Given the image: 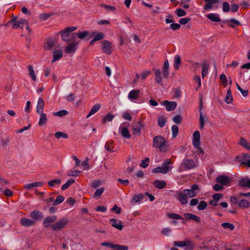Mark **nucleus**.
Here are the masks:
<instances>
[{
    "mask_svg": "<svg viewBox=\"0 0 250 250\" xmlns=\"http://www.w3.org/2000/svg\"><path fill=\"white\" fill-rule=\"evenodd\" d=\"M176 14L178 17H180L185 16L187 14L186 12L182 9L178 8L176 10Z\"/></svg>",
    "mask_w": 250,
    "mask_h": 250,
    "instance_id": "60",
    "label": "nucleus"
},
{
    "mask_svg": "<svg viewBox=\"0 0 250 250\" xmlns=\"http://www.w3.org/2000/svg\"><path fill=\"white\" fill-rule=\"evenodd\" d=\"M121 133L125 138L129 139L131 137L129 131L126 127H123L121 130Z\"/></svg>",
    "mask_w": 250,
    "mask_h": 250,
    "instance_id": "40",
    "label": "nucleus"
},
{
    "mask_svg": "<svg viewBox=\"0 0 250 250\" xmlns=\"http://www.w3.org/2000/svg\"><path fill=\"white\" fill-rule=\"evenodd\" d=\"M55 136L57 139H59L62 137L65 139H67L68 137V135L67 134L64 133L60 131L57 132L56 133H55Z\"/></svg>",
    "mask_w": 250,
    "mask_h": 250,
    "instance_id": "56",
    "label": "nucleus"
},
{
    "mask_svg": "<svg viewBox=\"0 0 250 250\" xmlns=\"http://www.w3.org/2000/svg\"><path fill=\"white\" fill-rule=\"evenodd\" d=\"M162 166L164 169L167 171V173H168L173 168L172 163L170 159H166L162 163Z\"/></svg>",
    "mask_w": 250,
    "mask_h": 250,
    "instance_id": "24",
    "label": "nucleus"
},
{
    "mask_svg": "<svg viewBox=\"0 0 250 250\" xmlns=\"http://www.w3.org/2000/svg\"><path fill=\"white\" fill-rule=\"evenodd\" d=\"M186 250H192L194 248V245L189 240H186V244L185 245Z\"/></svg>",
    "mask_w": 250,
    "mask_h": 250,
    "instance_id": "42",
    "label": "nucleus"
},
{
    "mask_svg": "<svg viewBox=\"0 0 250 250\" xmlns=\"http://www.w3.org/2000/svg\"><path fill=\"white\" fill-rule=\"evenodd\" d=\"M63 56V53L61 50H55L53 52V60L52 62L53 63L61 59Z\"/></svg>",
    "mask_w": 250,
    "mask_h": 250,
    "instance_id": "26",
    "label": "nucleus"
},
{
    "mask_svg": "<svg viewBox=\"0 0 250 250\" xmlns=\"http://www.w3.org/2000/svg\"><path fill=\"white\" fill-rule=\"evenodd\" d=\"M30 216L33 218L34 221H40L41 220L43 217V213L38 210H35L32 211L30 214Z\"/></svg>",
    "mask_w": 250,
    "mask_h": 250,
    "instance_id": "16",
    "label": "nucleus"
},
{
    "mask_svg": "<svg viewBox=\"0 0 250 250\" xmlns=\"http://www.w3.org/2000/svg\"><path fill=\"white\" fill-rule=\"evenodd\" d=\"M128 248L127 246L114 244L112 250H128Z\"/></svg>",
    "mask_w": 250,
    "mask_h": 250,
    "instance_id": "51",
    "label": "nucleus"
},
{
    "mask_svg": "<svg viewBox=\"0 0 250 250\" xmlns=\"http://www.w3.org/2000/svg\"><path fill=\"white\" fill-rule=\"evenodd\" d=\"M198 186L196 184H194L191 187V189H186L183 191L186 193L188 198H192L196 195V191L198 190Z\"/></svg>",
    "mask_w": 250,
    "mask_h": 250,
    "instance_id": "8",
    "label": "nucleus"
},
{
    "mask_svg": "<svg viewBox=\"0 0 250 250\" xmlns=\"http://www.w3.org/2000/svg\"><path fill=\"white\" fill-rule=\"evenodd\" d=\"M94 36V41H99L104 38V34L102 32L97 33L96 32H92L90 34V38Z\"/></svg>",
    "mask_w": 250,
    "mask_h": 250,
    "instance_id": "35",
    "label": "nucleus"
},
{
    "mask_svg": "<svg viewBox=\"0 0 250 250\" xmlns=\"http://www.w3.org/2000/svg\"><path fill=\"white\" fill-rule=\"evenodd\" d=\"M196 167V163L191 159L185 158L183 160L180 166L178 168L179 172L188 170Z\"/></svg>",
    "mask_w": 250,
    "mask_h": 250,
    "instance_id": "2",
    "label": "nucleus"
},
{
    "mask_svg": "<svg viewBox=\"0 0 250 250\" xmlns=\"http://www.w3.org/2000/svg\"><path fill=\"white\" fill-rule=\"evenodd\" d=\"M112 43L107 40H104L102 42V49L104 53L110 55L112 52Z\"/></svg>",
    "mask_w": 250,
    "mask_h": 250,
    "instance_id": "7",
    "label": "nucleus"
},
{
    "mask_svg": "<svg viewBox=\"0 0 250 250\" xmlns=\"http://www.w3.org/2000/svg\"><path fill=\"white\" fill-rule=\"evenodd\" d=\"M140 90L133 89L131 90L128 95V99L131 102H135L139 98Z\"/></svg>",
    "mask_w": 250,
    "mask_h": 250,
    "instance_id": "13",
    "label": "nucleus"
},
{
    "mask_svg": "<svg viewBox=\"0 0 250 250\" xmlns=\"http://www.w3.org/2000/svg\"><path fill=\"white\" fill-rule=\"evenodd\" d=\"M182 120V116L179 114L176 115L173 118V121L174 123L179 124L181 123Z\"/></svg>",
    "mask_w": 250,
    "mask_h": 250,
    "instance_id": "64",
    "label": "nucleus"
},
{
    "mask_svg": "<svg viewBox=\"0 0 250 250\" xmlns=\"http://www.w3.org/2000/svg\"><path fill=\"white\" fill-rule=\"evenodd\" d=\"M162 75L164 78H167L169 75V62L167 60H166L162 68Z\"/></svg>",
    "mask_w": 250,
    "mask_h": 250,
    "instance_id": "23",
    "label": "nucleus"
},
{
    "mask_svg": "<svg viewBox=\"0 0 250 250\" xmlns=\"http://www.w3.org/2000/svg\"><path fill=\"white\" fill-rule=\"evenodd\" d=\"M184 216L185 218H186L188 219L193 220L197 222H199L201 220V219L199 216H198L196 215H194L192 213H185L184 214Z\"/></svg>",
    "mask_w": 250,
    "mask_h": 250,
    "instance_id": "30",
    "label": "nucleus"
},
{
    "mask_svg": "<svg viewBox=\"0 0 250 250\" xmlns=\"http://www.w3.org/2000/svg\"><path fill=\"white\" fill-rule=\"evenodd\" d=\"M166 122V118L164 116H161L158 119V124L160 127H164Z\"/></svg>",
    "mask_w": 250,
    "mask_h": 250,
    "instance_id": "49",
    "label": "nucleus"
},
{
    "mask_svg": "<svg viewBox=\"0 0 250 250\" xmlns=\"http://www.w3.org/2000/svg\"><path fill=\"white\" fill-rule=\"evenodd\" d=\"M154 72L155 79L157 83L162 85V73L160 69L154 68L153 69Z\"/></svg>",
    "mask_w": 250,
    "mask_h": 250,
    "instance_id": "25",
    "label": "nucleus"
},
{
    "mask_svg": "<svg viewBox=\"0 0 250 250\" xmlns=\"http://www.w3.org/2000/svg\"><path fill=\"white\" fill-rule=\"evenodd\" d=\"M10 22H12L13 29L22 28L25 25H27L28 21L25 19H21L17 21L16 19L11 20Z\"/></svg>",
    "mask_w": 250,
    "mask_h": 250,
    "instance_id": "5",
    "label": "nucleus"
},
{
    "mask_svg": "<svg viewBox=\"0 0 250 250\" xmlns=\"http://www.w3.org/2000/svg\"><path fill=\"white\" fill-rule=\"evenodd\" d=\"M105 149L109 152H114V141L112 140H110L106 142L104 146Z\"/></svg>",
    "mask_w": 250,
    "mask_h": 250,
    "instance_id": "32",
    "label": "nucleus"
},
{
    "mask_svg": "<svg viewBox=\"0 0 250 250\" xmlns=\"http://www.w3.org/2000/svg\"><path fill=\"white\" fill-rule=\"evenodd\" d=\"M250 155L249 154H244L242 156H237L236 157V161L240 162L242 164H246L249 167H250V160H248L247 162L244 161V160L249 159Z\"/></svg>",
    "mask_w": 250,
    "mask_h": 250,
    "instance_id": "19",
    "label": "nucleus"
},
{
    "mask_svg": "<svg viewBox=\"0 0 250 250\" xmlns=\"http://www.w3.org/2000/svg\"><path fill=\"white\" fill-rule=\"evenodd\" d=\"M236 85L237 89L241 93L242 95L244 97H247L248 95V91L243 90L238 83H236Z\"/></svg>",
    "mask_w": 250,
    "mask_h": 250,
    "instance_id": "62",
    "label": "nucleus"
},
{
    "mask_svg": "<svg viewBox=\"0 0 250 250\" xmlns=\"http://www.w3.org/2000/svg\"><path fill=\"white\" fill-rule=\"evenodd\" d=\"M238 186L240 187L250 188V179L246 177L240 179L238 181Z\"/></svg>",
    "mask_w": 250,
    "mask_h": 250,
    "instance_id": "18",
    "label": "nucleus"
},
{
    "mask_svg": "<svg viewBox=\"0 0 250 250\" xmlns=\"http://www.w3.org/2000/svg\"><path fill=\"white\" fill-rule=\"evenodd\" d=\"M44 185L42 181L36 182L32 183L27 184L24 185V188L26 190H31L34 188L42 187Z\"/></svg>",
    "mask_w": 250,
    "mask_h": 250,
    "instance_id": "20",
    "label": "nucleus"
},
{
    "mask_svg": "<svg viewBox=\"0 0 250 250\" xmlns=\"http://www.w3.org/2000/svg\"><path fill=\"white\" fill-rule=\"evenodd\" d=\"M206 4L204 6V12L210 10L212 8V4L216 3H219L222 0H204Z\"/></svg>",
    "mask_w": 250,
    "mask_h": 250,
    "instance_id": "17",
    "label": "nucleus"
},
{
    "mask_svg": "<svg viewBox=\"0 0 250 250\" xmlns=\"http://www.w3.org/2000/svg\"><path fill=\"white\" fill-rule=\"evenodd\" d=\"M153 146L158 148L161 151L165 152L167 151V144L165 139L161 136H157L153 138Z\"/></svg>",
    "mask_w": 250,
    "mask_h": 250,
    "instance_id": "1",
    "label": "nucleus"
},
{
    "mask_svg": "<svg viewBox=\"0 0 250 250\" xmlns=\"http://www.w3.org/2000/svg\"><path fill=\"white\" fill-rule=\"evenodd\" d=\"M61 183V180L60 179H53L48 182V185L50 187H55L58 186Z\"/></svg>",
    "mask_w": 250,
    "mask_h": 250,
    "instance_id": "41",
    "label": "nucleus"
},
{
    "mask_svg": "<svg viewBox=\"0 0 250 250\" xmlns=\"http://www.w3.org/2000/svg\"><path fill=\"white\" fill-rule=\"evenodd\" d=\"M112 227L121 230L123 229V225L121 220L116 219H111L109 220Z\"/></svg>",
    "mask_w": 250,
    "mask_h": 250,
    "instance_id": "22",
    "label": "nucleus"
},
{
    "mask_svg": "<svg viewBox=\"0 0 250 250\" xmlns=\"http://www.w3.org/2000/svg\"><path fill=\"white\" fill-rule=\"evenodd\" d=\"M172 135L173 138L176 137L178 133L179 129L178 127L176 125H174L171 127Z\"/></svg>",
    "mask_w": 250,
    "mask_h": 250,
    "instance_id": "53",
    "label": "nucleus"
},
{
    "mask_svg": "<svg viewBox=\"0 0 250 250\" xmlns=\"http://www.w3.org/2000/svg\"><path fill=\"white\" fill-rule=\"evenodd\" d=\"M207 203L204 201H201L198 205L197 208L199 210H201L205 209L207 207Z\"/></svg>",
    "mask_w": 250,
    "mask_h": 250,
    "instance_id": "59",
    "label": "nucleus"
},
{
    "mask_svg": "<svg viewBox=\"0 0 250 250\" xmlns=\"http://www.w3.org/2000/svg\"><path fill=\"white\" fill-rule=\"evenodd\" d=\"M28 71V75L33 81H36L37 77L35 74V71L34 70L33 67L32 65H29L27 67Z\"/></svg>",
    "mask_w": 250,
    "mask_h": 250,
    "instance_id": "34",
    "label": "nucleus"
},
{
    "mask_svg": "<svg viewBox=\"0 0 250 250\" xmlns=\"http://www.w3.org/2000/svg\"><path fill=\"white\" fill-rule=\"evenodd\" d=\"M68 223V220L66 217H63L59 219L57 222L51 225V229L53 231H58L64 228Z\"/></svg>",
    "mask_w": 250,
    "mask_h": 250,
    "instance_id": "4",
    "label": "nucleus"
},
{
    "mask_svg": "<svg viewBox=\"0 0 250 250\" xmlns=\"http://www.w3.org/2000/svg\"><path fill=\"white\" fill-rule=\"evenodd\" d=\"M181 63V57L179 55H176L174 57V67L175 70H177L179 69V66Z\"/></svg>",
    "mask_w": 250,
    "mask_h": 250,
    "instance_id": "39",
    "label": "nucleus"
},
{
    "mask_svg": "<svg viewBox=\"0 0 250 250\" xmlns=\"http://www.w3.org/2000/svg\"><path fill=\"white\" fill-rule=\"evenodd\" d=\"M231 181L230 177L224 175H220L216 179V182L222 186H229Z\"/></svg>",
    "mask_w": 250,
    "mask_h": 250,
    "instance_id": "6",
    "label": "nucleus"
},
{
    "mask_svg": "<svg viewBox=\"0 0 250 250\" xmlns=\"http://www.w3.org/2000/svg\"><path fill=\"white\" fill-rule=\"evenodd\" d=\"M76 29V27H69L61 31V33L62 40L66 42L73 41L76 38L75 34H72L71 35L70 33L75 31Z\"/></svg>",
    "mask_w": 250,
    "mask_h": 250,
    "instance_id": "3",
    "label": "nucleus"
},
{
    "mask_svg": "<svg viewBox=\"0 0 250 250\" xmlns=\"http://www.w3.org/2000/svg\"><path fill=\"white\" fill-rule=\"evenodd\" d=\"M101 105L100 104H96L94 105L91 110H90L89 112L87 114L86 118H88L89 117H90L91 115H93L95 113H96L100 108Z\"/></svg>",
    "mask_w": 250,
    "mask_h": 250,
    "instance_id": "38",
    "label": "nucleus"
},
{
    "mask_svg": "<svg viewBox=\"0 0 250 250\" xmlns=\"http://www.w3.org/2000/svg\"><path fill=\"white\" fill-rule=\"evenodd\" d=\"M155 187L158 189H162L166 187V182L164 180H156L154 181Z\"/></svg>",
    "mask_w": 250,
    "mask_h": 250,
    "instance_id": "31",
    "label": "nucleus"
},
{
    "mask_svg": "<svg viewBox=\"0 0 250 250\" xmlns=\"http://www.w3.org/2000/svg\"><path fill=\"white\" fill-rule=\"evenodd\" d=\"M44 103L42 98H39L36 106V112L37 113L43 112Z\"/></svg>",
    "mask_w": 250,
    "mask_h": 250,
    "instance_id": "27",
    "label": "nucleus"
},
{
    "mask_svg": "<svg viewBox=\"0 0 250 250\" xmlns=\"http://www.w3.org/2000/svg\"><path fill=\"white\" fill-rule=\"evenodd\" d=\"M207 17L210 21L214 22H219L221 21V19L219 18L217 14L210 13L207 15Z\"/></svg>",
    "mask_w": 250,
    "mask_h": 250,
    "instance_id": "36",
    "label": "nucleus"
},
{
    "mask_svg": "<svg viewBox=\"0 0 250 250\" xmlns=\"http://www.w3.org/2000/svg\"><path fill=\"white\" fill-rule=\"evenodd\" d=\"M55 45V42L53 40L48 41L46 43L45 48L46 50H50Z\"/></svg>",
    "mask_w": 250,
    "mask_h": 250,
    "instance_id": "54",
    "label": "nucleus"
},
{
    "mask_svg": "<svg viewBox=\"0 0 250 250\" xmlns=\"http://www.w3.org/2000/svg\"><path fill=\"white\" fill-rule=\"evenodd\" d=\"M90 33H89V32L86 31H83V32H78L76 33L75 34V35H76L78 37V38H79V39H83L86 36H87L88 35L90 36Z\"/></svg>",
    "mask_w": 250,
    "mask_h": 250,
    "instance_id": "47",
    "label": "nucleus"
},
{
    "mask_svg": "<svg viewBox=\"0 0 250 250\" xmlns=\"http://www.w3.org/2000/svg\"><path fill=\"white\" fill-rule=\"evenodd\" d=\"M237 206L241 208L246 209L248 208L250 206V203L246 199L240 200L237 202Z\"/></svg>",
    "mask_w": 250,
    "mask_h": 250,
    "instance_id": "29",
    "label": "nucleus"
},
{
    "mask_svg": "<svg viewBox=\"0 0 250 250\" xmlns=\"http://www.w3.org/2000/svg\"><path fill=\"white\" fill-rule=\"evenodd\" d=\"M57 216L53 215L49 216L44 218L42 222V225L45 228L50 227L51 228V224L55 222L57 220Z\"/></svg>",
    "mask_w": 250,
    "mask_h": 250,
    "instance_id": "9",
    "label": "nucleus"
},
{
    "mask_svg": "<svg viewBox=\"0 0 250 250\" xmlns=\"http://www.w3.org/2000/svg\"><path fill=\"white\" fill-rule=\"evenodd\" d=\"M144 198V195L143 194H139L134 196L132 198V202L135 203L140 202Z\"/></svg>",
    "mask_w": 250,
    "mask_h": 250,
    "instance_id": "44",
    "label": "nucleus"
},
{
    "mask_svg": "<svg viewBox=\"0 0 250 250\" xmlns=\"http://www.w3.org/2000/svg\"><path fill=\"white\" fill-rule=\"evenodd\" d=\"M68 111L66 110H62L58 112H54L53 115L54 116L62 117L68 114Z\"/></svg>",
    "mask_w": 250,
    "mask_h": 250,
    "instance_id": "45",
    "label": "nucleus"
},
{
    "mask_svg": "<svg viewBox=\"0 0 250 250\" xmlns=\"http://www.w3.org/2000/svg\"><path fill=\"white\" fill-rule=\"evenodd\" d=\"M144 127V125L141 121H136L132 123V131L134 134L139 135L141 133V129Z\"/></svg>",
    "mask_w": 250,
    "mask_h": 250,
    "instance_id": "10",
    "label": "nucleus"
},
{
    "mask_svg": "<svg viewBox=\"0 0 250 250\" xmlns=\"http://www.w3.org/2000/svg\"><path fill=\"white\" fill-rule=\"evenodd\" d=\"M223 22L224 23H226L230 27L234 28V26L233 24L235 25H240V22L234 19H230V20H225L223 21Z\"/></svg>",
    "mask_w": 250,
    "mask_h": 250,
    "instance_id": "28",
    "label": "nucleus"
},
{
    "mask_svg": "<svg viewBox=\"0 0 250 250\" xmlns=\"http://www.w3.org/2000/svg\"><path fill=\"white\" fill-rule=\"evenodd\" d=\"M40 115V120L39 122V125L40 126H42L44 125H45L47 120V115L46 114L44 113L43 112L42 113H38Z\"/></svg>",
    "mask_w": 250,
    "mask_h": 250,
    "instance_id": "33",
    "label": "nucleus"
},
{
    "mask_svg": "<svg viewBox=\"0 0 250 250\" xmlns=\"http://www.w3.org/2000/svg\"><path fill=\"white\" fill-rule=\"evenodd\" d=\"M162 104L166 106V109L168 111L173 110L177 106V104L175 102H169L167 100L164 101Z\"/></svg>",
    "mask_w": 250,
    "mask_h": 250,
    "instance_id": "15",
    "label": "nucleus"
},
{
    "mask_svg": "<svg viewBox=\"0 0 250 250\" xmlns=\"http://www.w3.org/2000/svg\"><path fill=\"white\" fill-rule=\"evenodd\" d=\"M175 197L182 205H186L188 202V197L184 191L183 192L177 191Z\"/></svg>",
    "mask_w": 250,
    "mask_h": 250,
    "instance_id": "11",
    "label": "nucleus"
},
{
    "mask_svg": "<svg viewBox=\"0 0 250 250\" xmlns=\"http://www.w3.org/2000/svg\"><path fill=\"white\" fill-rule=\"evenodd\" d=\"M21 224L25 227H29L35 225L36 222L26 218H22L20 220Z\"/></svg>",
    "mask_w": 250,
    "mask_h": 250,
    "instance_id": "14",
    "label": "nucleus"
},
{
    "mask_svg": "<svg viewBox=\"0 0 250 250\" xmlns=\"http://www.w3.org/2000/svg\"><path fill=\"white\" fill-rule=\"evenodd\" d=\"M64 200V198L62 196H58L56 199L54 201L53 205L56 206L62 203Z\"/></svg>",
    "mask_w": 250,
    "mask_h": 250,
    "instance_id": "57",
    "label": "nucleus"
},
{
    "mask_svg": "<svg viewBox=\"0 0 250 250\" xmlns=\"http://www.w3.org/2000/svg\"><path fill=\"white\" fill-rule=\"evenodd\" d=\"M77 43H76V42L69 43L66 47L65 52V53H68V54H70V53L74 54L77 49Z\"/></svg>",
    "mask_w": 250,
    "mask_h": 250,
    "instance_id": "21",
    "label": "nucleus"
},
{
    "mask_svg": "<svg viewBox=\"0 0 250 250\" xmlns=\"http://www.w3.org/2000/svg\"><path fill=\"white\" fill-rule=\"evenodd\" d=\"M114 116L110 113L107 114L103 119V122L105 123L106 121L110 122L114 119Z\"/></svg>",
    "mask_w": 250,
    "mask_h": 250,
    "instance_id": "55",
    "label": "nucleus"
},
{
    "mask_svg": "<svg viewBox=\"0 0 250 250\" xmlns=\"http://www.w3.org/2000/svg\"><path fill=\"white\" fill-rule=\"evenodd\" d=\"M239 144L247 149L250 150V143H248L247 140L243 138L240 139Z\"/></svg>",
    "mask_w": 250,
    "mask_h": 250,
    "instance_id": "43",
    "label": "nucleus"
},
{
    "mask_svg": "<svg viewBox=\"0 0 250 250\" xmlns=\"http://www.w3.org/2000/svg\"><path fill=\"white\" fill-rule=\"evenodd\" d=\"M152 171H153V172H154V173H161L162 174L167 173V171L164 169V168L162 166L160 167H158L154 168L152 170Z\"/></svg>",
    "mask_w": 250,
    "mask_h": 250,
    "instance_id": "50",
    "label": "nucleus"
},
{
    "mask_svg": "<svg viewBox=\"0 0 250 250\" xmlns=\"http://www.w3.org/2000/svg\"><path fill=\"white\" fill-rule=\"evenodd\" d=\"M149 159L148 158H146L144 160H143L140 164V167L146 168L148 165Z\"/></svg>",
    "mask_w": 250,
    "mask_h": 250,
    "instance_id": "61",
    "label": "nucleus"
},
{
    "mask_svg": "<svg viewBox=\"0 0 250 250\" xmlns=\"http://www.w3.org/2000/svg\"><path fill=\"white\" fill-rule=\"evenodd\" d=\"M222 226L225 229H229L231 230L234 229V226L232 224L229 223H223L222 224Z\"/></svg>",
    "mask_w": 250,
    "mask_h": 250,
    "instance_id": "58",
    "label": "nucleus"
},
{
    "mask_svg": "<svg viewBox=\"0 0 250 250\" xmlns=\"http://www.w3.org/2000/svg\"><path fill=\"white\" fill-rule=\"evenodd\" d=\"M202 106H203L202 104L201 103L200 105V111L202 110ZM199 124H200V129H203L204 128V125H205V118H204V116L203 115V113H202V111L200 112V114Z\"/></svg>",
    "mask_w": 250,
    "mask_h": 250,
    "instance_id": "37",
    "label": "nucleus"
},
{
    "mask_svg": "<svg viewBox=\"0 0 250 250\" xmlns=\"http://www.w3.org/2000/svg\"><path fill=\"white\" fill-rule=\"evenodd\" d=\"M75 182V180L73 179H69L65 184H64L61 188L62 190H65L71 184Z\"/></svg>",
    "mask_w": 250,
    "mask_h": 250,
    "instance_id": "52",
    "label": "nucleus"
},
{
    "mask_svg": "<svg viewBox=\"0 0 250 250\" xmlns=\"http://www.w3.org/2000/svg\"><path fill=\"white\" fill-rule=\"evenodd\" d=\"M167 216L168 218L172 219H178L181 220L183 219V218L178 214L175 213H169L167 214Z\"/></svg>",
    "mask_w": 250,
    "mask_h": 250,
    "instance_id": "48",
    "label": "nucleus"
},
{
    "mask_svg": "<svg viewBox=\"0 0 250 250\" xmlns=\"http://www.w3.org/2000/svg\"><path fill=\"white\" fill-rule=\"evenodd\" d=\"M200 134L199 131H195L193 134L192 144L195 148H198L200 145Z\"/></svg>",
    "mask_w": 250,
    "mask_h": 250,
    "instance_id": "12",
    "label": "nucleus"
},
{
    "mask_svg": "<svg viewBox=\"0 0 250 250\" xmlns=\"http://www.w3.org/2000/svg\"><path fill=\"white\" fill-rule=\"evenodd\" d=\"M80 173V171L77 170H73L71 169L68 171V175L70 176H77Z\"/></svg>",
    "mask_w": 250,
    "mask_h": 250,
    "instance_id": "63",
    "label": "nucleus"
},
{
    "mask_svg": "<svg viewBox=\"0 0 250 250\" xmlns=\"http://www.w3.org/2000/svg\"><path fill=\"white\" fill-rule=\"evenodd\" d=\"M209 66L207 63H204L202 67V76L204 78L207 74Z\"/></svg>",
    "mask_w": 250,
    "mask_h": 250,
    "instance_id": "46",
    "label": "nucleus"
}]
</instances>
